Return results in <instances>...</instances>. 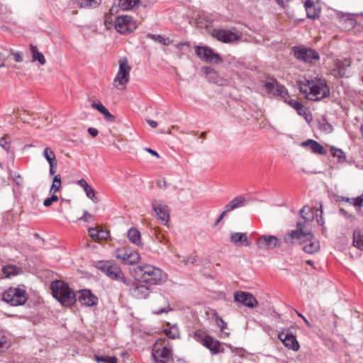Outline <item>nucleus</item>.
Returning <instances> with one entry per match:
<instances>
[{
    "mask_svg": "<svg viewBox=\"0 0 363 363\" xmlns=\"http://www.w3.org/2000/svg\"><path fill=\"white\" fill-rule=\"evenodd\" d=\"M299 91L311 101H319L330 94L327 84L321 79L311 81L305 79L297 82Z\"/></svg>",
    "mask_w": 363,
    "mask_h": 363,
    "instance_id": "nucleus-1",
    "label": "nucleus"
},
{
    "mask_svg": "<svg viewBox=\"0 0 363 363\" xmlns=\"http://www.w3.org/2000/svg\"><path fill=\"white\" fill-rule=\"evenodd\" d=\"M135 272L143 282L151 285L162 284L167 279L166 273L161 269L148 264L138 266L135 269Z\"/></svg>",
    "mask_w": 363,
    "mask_h": 363,
    "instance_id": "nucleus-2",
    "label": "nucleus"
},
{
    "mask_svg": "<svg viewBox=\"0 0 363 363\" xmlns=\"http://www.w3.org/2000/svg\"><path fill=\"white\" fill-rule=\"evenodd\" d=\"M50 289L53 297L64 306H71L77 301L74 291L63 281H52Z\"/></svg>",
    "mask_w": 363,
    "mask_h": 363,
    "instance_id": "nucleus-3",
    "label": "nucleus"
},
{
    "mask_svg": "<svg viewBox=\"0 0 363 363\" xmlns=\"http://www.w3.org/2000/svg\"><path fill=\"white\" fill-rule=\"evenodd\" d=\"M296 229L289 231L284 237V242L288 245L295 243L298 241L301 243L303 240H309L313 235L311 232L305 228V223L298 221L296 225Z\"/></svg>",
    "mask_w": 363,
    "mask_h": 363,
    "instance_id": "nucleus-4",
    "label": "nucleus"
},
{
    "mask_svg": "<svg viewBox=\"0 0 363 363\" xmlns=\"http://www.w3.org/2000/svg\"><path fill=\"white\" fill-rule=\"evenodd\" d=\"M194 337L198 342L208 348L211 354H216L224 352V348L221 342L204 331H195Z\"/></svg>",
    "mask_w": 363,
    "mask_h": 363,
    "instance_id": "nucleus-5",
    "label": "nucleus"
},
{
    "mask_svg": "<svg viewBox=\"0 0 363 363\" xmlns=\"http://www.w3.org/2000/svg\"><path fill=\"white\" fill-rule=\"evenodd\" d=\"M95 266L98 269L113 280L121 281L123 283H124V280H127L124 277L121 269L117 264L110 261H98Z\"/></svg>",
    "mask_w": 363,
    "mask_h": 363,
    "instance_id": "nucleus-6",
    "label": "nucleus"
},
{
    "mask_svg": "<svg viewBox=\"0 0 363 363\" xmlns=\"http://www.w3.org/2000/svg\"><path fill=\"white\" fill-rule=\"evenodd\" d=\"M27 299L26 291L19 288L11 287L3 294L4 301L13 306L23 305Z\"/></svg>",
    "mask_w": 363,
    "mask_h": 363,
    "instance_id": "nucleus-7",
    "label": "nucleus"
},
{
    "mask_svg": "<svg viewBox=\"0 0 363 363\" xmlns=\"http://www.w3.org/2000/svg\"><path fill=\"white\" fill-rule=\"evenodd\" d=\"M143 283L142 281H135L129 279L124 280L131 296L138 299L146 298L150 292V288Z\"/></svg>",
    "mask_w": 363,
    "mask_h": 363,
    "instance_id": "nucleus-8",
    "label": "nucleus"
},
{
    "mask_svg": "<svg viewBox=\"0 0 363 363\" xmlns=\"http://www.w3.org/2000/svg\"><path fill=\"white\" fill-rule=\"evenodd\" d=\"M294 55L296 59L307 63H313L320 59L319 54L313 49L304 46H294Z\"/></svg>",
    "mask_w": 363,
    "mask_h": 363,
    "instance_id": "nucleus-9",
    "label": "nucleus"
},
{
    "mask_svg": "<svg viewBox=\"0 0 363 363\" xmlns=\"http://www.w3.org/2000/svg\"><path fill=\"white\" fill-rule=\"evenodd\" d=\"M152 354L156 363L173 362L172 349L158 342L155 344Z\"/></svg>",
    "mask_w": 363,
    "mask_h": 363,
    "instance_id": "nucleus-10",
    "label": "nucleus"
},
{
    "mask_svg": "<svg viewBox=\"0 0 363 363\" xmlns=\"http://www.w3.org/2000/svg\"><path fill=\"white\" fill-rule=\"evenodd\" d=\"M195 53L201 60L213 64H218L222 59L220 55L208 46H195Z\"/></svg>",
    "mask_w": 363,
    "mask_h": 363,
    "instance_id": "nucleus-11",
    "label": "nucleus"
},
{
    "mask_svg": "<svg viewBox=\"0 0 363 363\" xmlns=\"http://www.w3.org/2000/svg\"><path fill=\"white\" fill-rule=\"evenodd\" d=\"M116 30L122 34L131 33L137 28L136 22L129 16H120L114 21Z\"/></svg>",
    "mask_w": 363,
    "mask_h": 363,
    "instance_id": "nucleus-12",
    "label": "nucleus"
},
{
    "mask_svg": "<svg viewBox=\"0 0 363 363\" xmlns=\"http://www.w3.org/2000/svg\"><path fill=\"white\" fill-rule=\"evenodd\" d=\"M212 35L224 43H231L241 38V33L228 29H213Z\"/></svg>",
    "mask_w": 363,
    "mask_h": 363,
    "instance_id": "nucleus-13",
    "label": "nucleus"
},
{
    "mask_svg": "<svg viewBox=\"0 0 363 363\" xmlns=\"http://www.w3.org/2000/svg\"><path fill=\"white\" fill-rule=\"evenodd\" d=\"M281 241L274 235H261L256 241L257 247L263 250H269L279 247Z\"/></svg>",
    "mask_w": 363,
    "mask_h": 363,
    "instance_id": "nucleus-14",
    "label": "nucleus"
},
{
    "mask_svg": "<svg viewBox=\"0 0 363 363\" xmlns=\"http://www.w3.org/2000/svg\"><path fill=\"white\" fill-rule=\"evenodd\" d=\"M130 67L128 65L126 59L121 60L119 62V69L114 79L115 83H118L119 86H125L129 81Z\"/></svg>",
    "mask_w": 363,
    "mask_h": 363,
    "instance_id": "nucleus-15",
    "label": "nucleus"
},
{
    "mask_svg": "<svg viewBox=\"0 0 363 363\" xmlns=\"http://www.w3.org/2000/svg\"><path fill=\"white\" fill-rule=\"evenodd\" d=\"M264 87L266 91L270 94L280 96L283 99L288 96L286 88L284 85L279 84L274 79H267L264 84Z\"/></svg>",
    "mask_w": 363,
    "mask_h": 363,
    "instance_id": "nucleus-16",
    "label": "nucleus"
},
{
    "mask_svg": "<svg viewBox=\"0 0 363 363\" xmlns=\"http://www.w3.org/2000/svg\"><path fill=\"white\" fill-rule=\"evenodd\" d=\"M152 208L157 219L160 220L164 225H167L169 220V207L164 203L155 200L152 203Z\"/></svg>",
    "mask_w": 363,
    "mask_h": 363,
    "instance_id": "nucleus-17",
    "label": "nucleus"
},
{
    "mask_svg": "<svg viewBox=\"0 0 363 363\" xmlns=\"http://www.w3.org/2000/svg\"><path fill=\"white\" fill-rule=\"evenodd\" d=\"M235 301L241 303L250 308H254L257 306L258 302L255 297L249 292L236 291L234 293Z\"/></svg>",
    "mask_w": 363,
    "mask_h": 363,
    "instance_id": "nucleus-18",
    "label": "nucleus"
},
{
    "mask_svg": "<svg viewBox=\"0 0 363 363\" xmlns=\"http://www.w3.org/2000/svg\"><path fill=\"white\" fill-rule=\"evenodd\" d=\"M116 257L123 260V263L128 264H135L140 259L139 253L130 249H123L118 251Z\"/></svg>",
    "mask_w": 363,
    "mask_h": 363,
    "instance_id": "nucleus-19",
    "label": "nucleus"
},
{
    "mask_svg": "<svg viewBox=\"0 0 363 363\" xmlns=\"http://www.w3.org/2000/svg\"><path fill=\"white\" fill-rule=\"evenodd\" d=\"M351 65L350 58L337 59L334 62L333 74L337 77H347V69Z\"/></svg>",
    "mask_w": 363,
    "mask_h": 363,
    "instance_id": "nucleus-20",
    "label": "nucleus"
},
{
    "mask_svg": "<svg viewBox=\"0 0 363 363\" xmlns=\"http://www.w3.org/2000/svg\"><path fill=\"white\" fill-rule=\"evenodd\" d=\"M77 300L82 304L88 307L97 305L99 299L97 296L89 289H83L78 291Z\"/></svg>",
    "mask_w": 363,
    "mask_h": 363,
    "instance_id": "nucleus-21",
    "label": "nucleus"
},
{
    "mask_svg": "<svg viewBox=\"0 0 363 363\" xmlns=\"http://www.w3.org/2000/svg\"><path fill=\"white\" fill-rule=\"evenodd\" d=\"M230 240L237 246H250L251 245L246 233H232Z\"/></svg>",
    "mask_w": 363,
    "mask_h": 363,
    "instance_id": "nucleus-22",
    "label": "nucleus"
},
{
    "mask_svg": "<svg viewBox=\"0 0 363 363\" xmlns=\"http://www.w3.org/2000/svg\"><path fill=\"white\" fill-rule=\"evenodd\" d=\"M155 304L159 306L160 308L157 310H154L152 311L153 314L159 315L162 313H168L169 311H172V309L170 308V304L168 301V299L162 296V294H160L156 301Z\"/></svg>",
    "mask_w": 363,
    "mask_h": 363,
    "instance_id": "nucleus-23",
    "label": "nucleus"
},
{
    "mask_svg": "<svg viewBox=\"0 0 363 363\" xmlns=\"http://www.w3.org/2000/svg\"><path fill=\"white\" fill-rule=\"evenodd\" d=\"M279 339L283 342L284 345L294 351H297L299 348V345L295 337L291 334H281L279 335Z\"/></svg>",
    "mask_w": 363,
    "mask_h": 363,
    "instance_id": "nucleus-24",
    "label": "nucleus"
},
{
    "mask_svg": "<svg viewBox=\"0 0 363 363\" xmlns=\"http://www.w3.org/2000/svg\"><path fill=\"white\" fill-rule=\"evenodd\" d=\"M304 7L308 18L315 19L320 16V9L316 6L313 0L306 1L304 3Z\"/></svg>",
    "mask_w": 363,
    "mask_h": 363,
    "instance_id": "nucleus-25",
    "label": "nucleus"
},
{
    "mask_svg": "<svg viewBox=\"0 0 363 363\" xmlns=\"http://www.w3.org/2000/svg\"><path fill=\"white\" fill-rule=\"evenodd\" d=\"M245 204L246 199L243 196H237L225 206L224 211L223 212H225V214L227 215L230 211L242 207Z\"/></svg>",
    "mask_w": 363,
    "mask_h": 363,
    "instance_id": "nucleus-26",
    "label": "nucleus"
},
{
    "mask_svg": "<svg viewBox=\"0 0 363 363\" xmlns=\"http://www.w3.org/2000/svg\"><path fill=\"white\" fill-rule=\"evenodd\" d=\"M301 146L303 147L310 148L314 153H317L322 155L326 154V151L323 147V145H321L319 143L312 139H308L301 143Z\"/></svg>",
    "mask_w": 363,
    "mask_h": 363,
    "instance_id": "nucleus-27",
    "label": "nucleus"
},
{
    "mask_svg": "<svg viewBox=\"0 0 363 363\" xmlns=\"http://www.w3.org/2000/svg\"><path fill=\"white\" fill-rule=\"evenodd\" d=\"M100 3L101 0H71V4L78 8L95 7Z\"/></svg>",
    "mask_w": 363,
    "mask_h": 363,
    "instance_id": "nucleus-28",
    "label": "nucleus"
},
{
    "mask_svg": "<svg viewBox=\"0 0 363 363\" xmlns=\"http://www.w3.org/2000/svg\"><path fill=\"white\" fill-rule=\"evenodd\" d=\"M128 237L132 243L138 246L143 245L140 233L137 228H131L128 232Z\"/></svg>",
    "mask_w": 363,
    "mask_h": 363,
    "instance_id": "nucleus-29",
    "label": "nucleus"
},
{
    "mask_svg": "<svg viewBox=\"0 0 363 363\" xmlns=\"http://www.w3.org/2000/svg\"><path fill=\"white\" fill-rule=\"evenodd\" d=\"M92 108L98 110L101 114L104 115L105 119L108 122L114 121V116L108 111V110L101 103H93Z\"/></svg>",
    "mask_w": 363,
    "mask_h": 363,
    "instance_id": "nucleus-30",
    "label": "nucleus"
},
{
    "mask_svg": "<svg viewBox=\"0 0 363 363\" xmlns=\"http://www.w3.org/2000/svg\"><path fill=\"white\" fill-rule=\"evenodd\" d=\"M352 245L356 248L363 250V232L360 229H356L353 232Z\"/></svg>",
    "mask_w": 363,
    "mask_h": 363,
    "instance_id": "nucleus-31",
    "label": "nucleus"
},
{
    "mask_svg": "<svg viewBox=\"0 0 363 363\" xmlns=\"http://www.w3.org/2000/svg\"><path fill=\"white\" fill-rule=\"evenodd\" d=\"M90 237L95 241H100L107 238L108 233L105 230H98L94 228H89Z\"/></svg>",
    "mask_w": 363,
    "mask_h": 363,
    "instance_id": "nucleus-32",
    "label": "nucleus"
},
{
    "mask_svg": "<svg viewBox=\"0 0 363 363\" xmlns=\"http://www.w3.org/2000/svg\"><path fill=\"white\" fill-rule=\"evenodd\" d=\"M300 214L301 218L304 220L303 223H305V228H306L307 224L314 218L313 212L309 206H304L300 210Z\"/></svg>",
    "mask_w": 363,
    "mask_h": 363,
    "instance_id": "nucleus-33",
    "label": "nucleus"
},
{
    "mask_svg": "<svg viewBox=\"0 0 363 363\" xmlns=\"http://www.w3.org/2000/svg\"><path fill=\"white\" fill-rule=\"evenodd\" d=\"M313 238L308 240L309 243L306 244L303 247V250L308 254H313L314 252H316L320 249V244L318 240H312Z\"/></svg>",
    "mask_w": 363,
    "mask_h": 363,
    "instance_id": "nucleus-34",
    "label": "nucleus"
},
{
    "mask_svg": "<svg viewBox=\"0 0 363 363\" xmlns=\"http://www.w3.org/2000/svg\"><path fill=\"white\" fill-rule=\"evenodd\" d=\"M30 49L33 61L37 60L40 65H44L45 63V58L44 55L38 50V48L35 46L30 45Z\"/></svg>",
    "mask_w": 363,
    "mask_h": 363,
    "instance_id": "nucleus-35",
    "label": "nucleus"
},
{
    "mask_svg": "<svg viewBox=\"0 0 363 363\" xmlns=\"http://www.w3.org/2000/svg\"><path fill=\"white\" fill-rule=\"evenodd\" d=\"M318 128L325 133H330L333 130V126L325 118H321L318 121Z\"/></svg>",
    "mask_w": 363,
    "mask_h": 363,
    "instance_id": "nucleus-36",
    "label": "nucleus"
},
{
    "mask_svg": "<svg viewBox=\"0 0 363 363\" xmlns=\"http://www.w3.org/2000/svg\"><path fill=\"white\" fill-rule=\"evenodd\" d=\"M140 0H118V7L122 10H130L134 8Z\"/></svg>",
    "mask_w": 363,
    "mask_h": 363,
    "instance_id": "nucleus-37",
    "label": "nucleus"
},
{
    "mask_svg": "<svg viewBox=\"0 0 363 363\" xmlns=\"http://www.w3.org/2000/svg\"><path fill=\"white\" fill-rule=\"evenodd\" d=\"M216 322L217 325L219 327L220 330L222 333V337H228L229 333L225 331V329L228 328V324L225 321L223 320V318L216 314Z\"/></svg>",
    "mask_w": 363,
    "mask_h": 363,
    "instance_id": "nucleus-38",
    "label": "nucleus"
},
{
    "mask_svg": "<svg viewBox=\"0 0 363 363\" xmlns=\"http://www.w3.org/2000/svg\"><path fill=\"white\" fill-rule=\"evenodd\" d=\"M62 185L61 177L60 174L55 175L52 179V184L50 189V192L55 194L60 190Z\"/></svg>",
    "mask_w": 363,
    "mask_h": 363,
    "instance_id": "nucleus-39",
    "label": "nucleus"
},
{
    "mask_svg": "<svg viewBox=\"0 0 363 363\" xmlns=\"http://www.w3.org/2000/svg\"><path fill=\"white\" fill-rule=\"evenodd\" d=\"M43 156L48 161V164L57 162L55 152L48 147H45L43 151Z\"/></svg>",
    "mask_w": 363,
    "mask_h": 363,
    "instance_id": "nucleus-40",
    "label": "nucleus"
},
{
    "mask_svg": "<svg viewBox=\"0 0 363 363\" xmlns=\"http://www.w3.org/2000/svg\"><path fill=\"white\" fill-rule=\"evenodd\" d=\"M2 272L6 277H10L18 273V268L15 266L8 265L3 267Z\"/></svg>",
    "mask_w": 363,
    "mask_h": 363,
    "instance_id": "nucleus-41",
    "label": "nucleus"
},
{
    "mask_svg": "<svg viewBox=\"0 0 363 363\" xmlns=\"http://www.w3.org/2000/svg\"><path fill=\"white\" fill-rule=\"evenodd\" d=\"M352 202L354 203V208H356V211L361 216H363V194L357 196L356 199H353Z\"/></svg>",
    "mask_w": 363,
    "mask_h": 363,
    "instance_id": "nucleus-42",
    "label": "nucleus"
},
{
    "mask_svg": "<svg viewBox=\"0 0 363 363\" xmlns=\"http://www.w3.org/2000/svg\"><path fill=\"white\" fill-rule=\"evenodd\" d=\"M94 357L98 363H117V358L115 357L95 355Z\"/></svg>",
    "mask_w": 363,
    "mask_h": 363,
    "instance_id": "nucleus-43",
    "label": "nucleus"
},
{
    "mask_svg": "<svg viewBox=\"0 0 363 363\" xmlns=\"http://www.w3.org/2000/svg\"><path fill=\"white\" fill-rule=\"evenodd\" d=\"M10 347L7 337L0 332V352L6 351Z\"/></svg>",
    "mask_w": 363,
    "mask_h": 363,
    "instance_id": "nucleus-44",
    "label": "nucleus"
},
{
    "mask_svg": "<svg viewBox=\"0 0 363 363\" xmlns=\"http://www.w3.org/2000/svg\"><path fill=\"white\" fill-rule=\"evenodd\" d=\"M164 333L165 335L171 339L178 338L179 336V332L175 327H172L169 329H164Z\"/></svg>",
    "mask_w": 363,
    "mask_h": 363,
    "instance_id": "nucleus-45",
    "label": "nucleus"
},
{
    "mask_svg": "<svg viewBox=\"0 0 363 363\" xmlns=\"http://www.w3.org/2000/svg\"><path fill=\"white\" fill-rule=\"evenodd\" d=\"M150 38L162 45H168L170 44V40L168 38H164L160 35H150Z\"/></svg>",
    "mask_w": 363,
    "mask_h": 363,
    "instance_id": "nucleus-46",
    "label": "nucleus"
},
{
    "mask_svg": "<svg viewBox=\"0 0 363 363\" xmlns=\"http://www.w3.org/2000/svg\"><path fill=\"white\" fill-rule=\"evenodd\" d=\"M298 114L304 116L306 121H308L311 119V116L307 113V109L302 104L296 109Z\"/></svg>",
    "mask_w": 363,
    "mask_h": 363,
    "instance_id": "nucleus-47",
    "label": "nucleus"
},
{
    "mask_svg": "<svg viewBox=\"0 0 363 363\" xmlns=\"http://www.w3.org/2000/svg\"><path fill=\"white\" fill-rule=\"evenodd\" d=\"M331 153L334 157H337L340 161L341 160H345V154L341 149L333 147L331 148Z\"/></svg>",
    "mask_w": 363,
    "mask_h": 363,
    "instance_id": "nucleus-48",
    "label": "nucleus"
},
{
    "mask_svg": "<svg viewBox=\"0 0 363 363\" xmlns=\"http://www.w3.org/2000/svg\"><path fill=\"white\" fill-rule=\"evenodd\" d=\"M208 80L214 84H223L222 79L219 77L218 72L215 70V75L211 74L209 77H207Z\"/></svg>",
    "mask_w": 363,
    "mask_h": 363,
    "instance_id": "nucleus-49",
    "label": "nucleus"
},
{
    "mask_svg": "<svg viewBox=\"0 0 363 363\" xmlns=\"http://www.w3.org/2000/svg\"><path fill=\"white\" fill-rule=\"evenodd\" d=\"M58 199V196L53 194L50 197L44 200L43 205L46 207L50 206L54 202L57 201Z\"/></svg>",
    "mask_w": 363,
    "mask_h": 363,
    "instance_id": "nucleus-50",
    "label": "nucleus"
},
{
    "mask_svg": "<svg viewBox=\"0 0 363 363\" xmlns=\"http://www.w3.org/2000/svg\"><path fill=\"white\" fill-rule=\"evenodd\" d=\"M84 191L86 193V196L89 197L90 199H91L94 201H96L97 200L95 195V191L92 187L89 186L87 189H85Z\"/></svg>",
    "mask_w": 363,
    "mask_h": 363,
    "instance_id": "nucleus-51",
    "label": "nucleus"
},
{
    "mask_svg": "<svg viewBox=\"0 0 363 363\" xmlns=\"http://www.w3.org/2000/svg\"><path fill=\"white\" fill-rule=\"evenodd\" d=\"M0 146H1L6 152L9 151L10 149V142L6 138H1L0 139Z\"/></svg>",
    "mask_w": 363,
    "mask_h": 363,
    "instance_id": "nucleus-52",
    "label": "nucleus"
},
{
    "mask_svg": "<svg viewBox=\"0 0 363 363\" xmlns=\"http://www.w3.org/2000/svg\"><path fill=\"white\" fill-rule=\"evenodd\" d=\"M284 101L286 104H288L289 106H291L292 108H294L295 110L298 107V106L301 105V103L298 102L296 99H289L287 100L286 98L284 99Z\"/></svg>",
    "mask_w": 363,
    "mask_h": 363,
    "instance_id": "nucleus-53",
    "label": "nucleus"
},
{
    "mask_svg": "<svg viewBox=\"0 0 363 363\" xmlns=\"http://www.w3.org/2000/svg\"><path fill=\"white\" fill-rule=\"evenodd\" d=\"M202 71L206 74V77H209L211 74L215 75V69L210 67H203Z\"/></svg>",
    "mask_w": 363,
    "mask_h": 363,
    "instance_id": "nucleus-54",
    "label": "nucleus"
},
{
    "mask_svg": "<svg viewBox=\"0 0 363 363\" xmlns=\"http://www.w3.org/2000/svg\"><path fill=\"white\" fill-rule=\"evenodd\" d=\"M11 53L13 56V59L17 62H21L23 60L21 54L18 52H14L13 50H11Z\"/></svg>",
    "mask_w": 363,
    "mask_h": 363,
    "instance_id": "nucleus-55",
    "label": "nucleus"
},
{
    "mask_svg": "<svg viewBox=\"0 0 363 363\" xmlns=\"http://www.w3.org/2000/svg\"><path fill=\"white\" fill-rule=\"evenodd\" d=\"M50 169L49 174L50 175H54L56 172V168L57 167V162L49 163Z\"/></svg>",
    "mask_w": 363,
    "mask_h": 363,
    "instance_id": "nucleus-56",
    "label": "nucleus"
},
{
    "mask_svg": "<svg viewBox=\"0 0 363 363\" xmlns=\"http://www.w3.org/2000/svg\"><path fill=\"white\" fill-rule=\"evenodd\" d=\"M181 262H184L185 264L189 263L194 264L196 262V259L194 257H188L187 258H184Z\"/></svg>",
    "mask_w": 363,
    "mask_h": 363,
    "instance_id": "nucleus-57",
    "label": "nucleus"
},
{
    "mask_svg": "<svg viewBox=\"0 0 363 363\" xmlns=\"http://www.w3.org/2000/svg\"><path fill=\"white\" fill-rule=\"evenodd\" d=\"M77 184L83 188L84 191L85 190V189H87V187L89 186L88 183L86 182V180L84 179H79L77 182Z\"/></svg>",
    "mask_w": 363,
    "mask_h": 363,
    "instance_id": "nucleus-58",
    "label": "nucleus"
},
{
    "mask_svg": "<svg viewBox=\"0 0 363 363\" xmlns=\"http://www.w3.org/2000/svg\"><path fill=\"white\" fill-rule=\"evenodd\" d=\"M189 43L184 42V43H177L174 46L177 50L182 51L184 46H189Z\"/></svg>",
    "mask_w": 363,
    "mask_h": 363,
    "instance_id": "nucleus-59",
    "label": "nucleus"
},
{
    "mask_svg": "<svg viewBox=\"0 0 363 363\" xmlns=\"http://www.w3.org/2000/svg\"><path fill=\"white\" fill-rule=\"evenodd\" d=\"M88 132L93 137H96L99 134L98 130L95 128H89Z\"/></svg>",
    "mask_w": 363,
    "mask_h": 363,
    "instance_id": "nucleus-60",
    "label": "nucleus"
},
{
    "mask_svg": "<svg viewBox=\"0 0 363 363\" xmlns=\"http://www.w3.org/2000/svg\"><path fill=\"white\" fill-rule=\"evenodd\" d=\"M91 217V214L88 213L86 211H84V215L79 218V220L88 222Z\"/></svg>",
    "mask_w": 363,
    "mask_h": 363,
    "instance_id": "nucleus-61",
    "label": "nucleus"
},
{
    "mask_svg": "<svg viewBox=\"0 0 363 363\" xmlns=\"http://www.w3.org/2000/svg\"><path fill=\"white\" fill-rule=\"evenodd\" d=\"M353 199L354 200V199H356V198L350 199V198H346V197H343V196H340L339 198V201H342L348 202V203H350V204H352V206H354V203L352 202Z\"/></svg>",
    "mask_w": 363,
    "mask_h": 363,
    "instance_id": "nucleus-62",
    "label": "nucleus"
},
{
    "mask_svg": "<svg viewBox=\"0 0 363 363\" xmlns=\"http://www.w3.org/2000/svg\"><path fill=\"white\" fill-rule=\"evenodd\" d=\"M226 216L225 212H222L215 221L214 225H217Z\"/></svg>",
    "mask_w": 363,
    "mask_h": 363,
    "instance_id": "nucleus-63",
    "label": "nucleus"
},
{
    "mask_svg": "<svg viewBox=\"0 0 363 363\" xmlns=\"http://www.w3.org/2000/svg\"><path fill=\"white\" fill-rule=\"evenodd\" d=\"M145 150L151 154L152 155L157 157V158L160 157L159 154L155 150H153L150 147H146Z\"/></svg>",
    "mask_w": 363,
    "mask_h": 363,
    "instance_id": "nucleus-64",
    "label": "nucleus"
}]
</instances>
